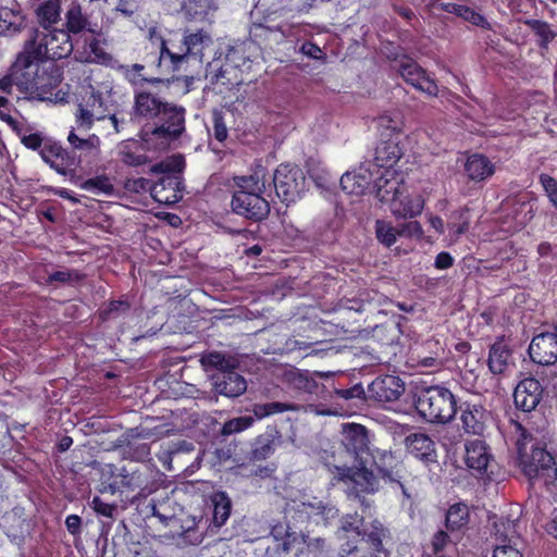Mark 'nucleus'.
I'll return each mask as SVG.
<instances>
[{
  "instance_id": "6e6552de",
  "label": "nucleus",
  "mask_w": 557,
  "mask_h": 557,
  "mask_svg": "<svg viewBox=\"0 0 557 557\" xmlns=\"http://www.w3.org/2000/svg\"><path fill=\"white\" fill-rule=\"evenodd\" d=\"M40 157L59 174L70 175L74 182L79 180L74 174L75 169L81 165V157H77V153L71 152V150L63 148L51 139H47L42 149H40Z\"/></svg>"
},
{
  "instance_id": "f8f14e48",
  "label": "nucleus",
  "mask_w": 557,
  "mask_h": 557,
  "mask_svg": "<svg viewBox=\"0 0 557 557\" xmlns=\"http://www.w3.org/2000/svg\"><path fill=\"white\" fill-rule=\"evenodd\" d=\"M405 393V383L395 375H382L374 379L367 388V400L386 404L400 398Z\"/></svg>"
},
{
  "instance_id": "0eeeda50",
  "label": "nucleus",
  "mask_w": 557,
  "mask_h": 557,
  "mask_svg": "<svg viewBox=\"0 0 557 557\" xmlns=\"http://www.w3.org/2000/svg\"><path fill=\"white\" fill-rule=\"evenodd\" d=\"M342 445L337 456L348 463H362L363 456L370 454L369 432L366 426L357 423L342 425Z\"/></svg>"
},
{
  "instance_id": "0e129e2a",
  "label": "nucleus",
  "mask_w": 557,
  "mask_h": 557,
  "mask_svg": "<svg viewBox=\"0 0 557 557\" xmlns=\"http://www.w3.org/2000/svg\"><path fill=\"white\" fill-rule=\"evenodd\" d=\"M121 161L128 166H139L148 162V157L143 153H136L131 150H122L120 152Z\"/></svg>"
},
{
  "instance_id": "b1692460",
  "label": "nucleus",
  "mask_w": 557,
  "mask_h": 557,
  "mask_svg": "<svg viewBox=\"0 0 557 557\" xmlns=\"http://www.w3.org/2000/svg\"><path fill=\"white\" fill-rule=\"evenodd\" d=\"M165 103L151 92L136 91L132 115L134 117L154 119L160 114Z\"/></svg>"
},
{
  "instance_id": "6e6d98bb",
  "label": "nucleus",
  "mask_w": 557,
  "mask_h": 557,
  "mask_svg": "<svg viewBox=\"0 0 557 557\" xmlns=\"http://www.w3.org/2000/svg\"><path fill=\"white\" fill-rule=\"evenodd\" d=\"M85 44L89 49V54L85 59L86 62L107 63L111 60V55L103 50L95 35H90V38H86Z\"/></svg>"
},
{
  "instance_id": "bf43d9fd",
  "label": "nucleus",
  "mask_w": 557,
  "mask_h": 557,
  "mask_svg": "<svg viewBox=\"0 0 557 557\" xmlns=\"http://www.w3.org/2000/svg\"><path fill=\"white\" fill-rule=\"evenodd\" d=\"M308 508L311 509V512H315L318 515L325 516V518H334L337 515V510L334 507L324 505L322 502L301 503L298 506L297 510L300 512H304V511L307 512Z\"/></svg>"
},
{
  "instance_id": "e2e57ef3",
  "label": "nucleus",
  "mask_w": 557,
  "mask_h": 557,
  "mask_svg": "<svg viewBox=\"0 0 557 557\" xmlns=\"http://www.w3.org/2000/svg\"><path fill=\"white\" fill-rule=\"evenodd\" d=\"M423 234L421 224L418 221H409L398 225L399 237H421Z\"/></svg>"
},
{
  "instance_id": "f3484780",
  "label": "nucleus",
  "mask_w": 557,
  "mask_h": 557,
  "mask_svg": "<svg viewBox=\"0 0 557 557\" xmlns=\"http://www.w3.org/2000/svg\"><path fill=\"white\" fill-rule=\"evenodd\" d=\"M373 466L382 479L399 483L404 479L401 474V462L397 456L386 449L375 448L371 451Z\"/></svg>"
},
{
  "instance_id": "e433bc0d",
  "label": "nucleus",
  "mask_w": 557,
  "mask_h": 557,
  "mask_svg": "<svg viewBox=\"0 0 557 557\" xmlns=\"http://www.w3.org/2000/svg\"><path fill=\"white\" fill-rule=\"evenodd\" d=\"M37 20L41 26L40 29L51 28L60 20V1L47 0L36 10Z\"/></svg>"
},
{
  "instance_id": "cd10ccee",
  "label": "nucleus",
  "mask_w": 557,
  "mask_h": 557,
  "mask_svg": "<svg viewBox=\"0 0 557 557\" xmlns=\"http://www.w3.org/2000/svg\"><path fill=\"white\" fill-rule=\"evenodd\" d=\"M182 10L189 22H208L210 24L216 5L214 0H188L184 3Z\"/></svg>"
},
{
  "instance_id": "5701e85b",
  "label": "nucleus",
  "mask_w": 557,
  "mask_h": 557,
  "mask_svg": "<svg viewBox=\"0 0 557 557\" xmlns=\"http://www.w3.org/2000/svg\"><path fill=\"white\" fill-rule=\"evenodd\" d=\"M487 411L479 404L465 403L461 406L462 429L470 434L479 435L483 432Z\"/></svg>"
},
{
  "instance_id": "c9c22d12",
  "label": "nucleus",
  "mask_w": 557,
  "mask_h": 557,
  "mask_svg": "<svg viewBox=\"0 0 557 557\" xmlns=\"http://www.w3.org/2000/svg\"><path fill=\"white\" fill-rule=\"evenodd\" d=\"M389 534L388 530L379 520H373L369 525H364L361 532V540L371 544L374 550L381 552L383 540Z\"/></svg>"
},
{
  "instance_id": "338daca9",
  "label": "nucleus",
  "mask_w": 557,
  "mask_h": 557,
  "mask_svg": "<svg viewBox=\"0 0 557 557\" xmlns=\"http://www.w3.org/2000/svg\"><path fill=\"white\" fill-rule=\"evenodd\" d=\"M152 183L144 177L132 178L125 182V188L132 193L151 191Z\"/></svg>"
},
{
  "instance_id": "c03bdc74",
  "label": "nucleus",
  "mask_w": 557,
  "mask_h": 557,
  "mask_svg": "<svg viewBox=\"0 0 557 557\" xmlns=\"http://www.w3.org/2000/svg\"><path fill=\"white\" fill-rule=\"evenodd\" d=\"M21 66L18 62V54L16 55L15 61L11 64V66L8 70V73L0 78V94L2 95H11L13 87L16 86L18 91L21 92V77L22 74L20 73Z\"/></svg>"
},
{
  "instance_id": "a878e982",
  "label": "nucleus",
  "mask_w": 557,
  "mask_h": 557,
  "mask_svg": "<svg viewBox=\"0 0 557 557\" xmlns=\"http://www.w3.org/2000/svg\"><path fill=\"white\" fill-rule=\"evenodd\" d=\"M487 364L493 374H504L512 364L511 349L503 338L491 346Z\"/></svg>"
},
{
  "instance_id": "a18cd8bd",
  "label": "nucleus",
  "mask_w": 557,
  "mask_h": 557,
  "mask_svg": "<svg viewBox=\"0 0 557 557\" xmlns=\"http://www.w3.org/2000/svg\"><path fill=\"white\" fill-rule=\"evenodd\" d=\"M188 53L186 51L184 53H174L171 52L163 39H161V46H160V55L158 59V66L162 67L165 66L166 71H176L180 66V64L187 58Z\"/></svg>"
},
{
  "instance_id": "69168bd1",
  "label": "nucleus",
  "mask_w": 557,
  "mask_h": 557,
  "mask_svg": "<svg viewBox=\"0 0 557 557\" xmlns=\"http://www.w3.org/2000/svg\"><path fill=\"white\" fill-rule=\"evenodd\" d=\"M92 509L101 516L113 518V513L116 511V505L107 504L100 497L95 496L91 500Z\"/></svg>"
},
{
  "instance_id": "423d86ee",
  "label": "nucleus",
  "mask_w": 557,
  "mask_h": 557,
  "mask_svg": "<svg viewBox=\"0 0 557 557\" xmlns=\"http://www.w3.org/2000/svg\"><path fill=\"white\" fill-rule=\"evenodd\" d=\"M159 125L146 133L144 139L149 143L161 140L162 146H168L172 140L177 139L185 131V109L174 103L166 102L160 114Z\"/></svg>"
},
{
  "instance_id": "8fccbe9b",
  "label": "nucleus",
  "mask_w": 557,
  "mask_h": 557,
  "mask_svg": "<svg viewBox=\"0 0 557 557\" xmlns=\"http://www.w3.org/2000/svg\"><path fill=\"white\" fill-rule=\"evenodd\" d=\"M121 71L124 77L135 87H140L145 83H159L161 79L159 78H148L141 74L145 66L143 64H132V65H122Z\"/></svg>"
},
{
  "instance_id": "680f3d73",
  "label": "nucleus",
  "mask_w": 557,
  "mask_h": 557,
  "mask_svg": "<svg viewBox=\"0 0 557 557\" xmlns=\"http://www.w3.org/2000/svg\"><path fill=\"white\" fill-rule=\"evenodd\" d=\"M335 394L345 400L351 399H364L367 400V391L363 388L361 384H355L350 388H339L335 389Z\"/></svg>"
},
{
  "instance_id": "f257e3e1",
  "label": "nucleus",
  "mask_w": 557,
  "mask_h": 557,
  "mask_svg": "<svg viewBox=\"0 0 557 557\" xmlns=\"http://www.w3.org/2000/svg\"><path fill=\"white\" fill-rule=\"evenodd\" d=\"M18 62L22 70L21 94L25 99L50 102L63 99L57 91L61 83V73L54 64H48L24 51L18 53Z\"/></svg>"
},
{
  "instance_id": "864d4df0",
  "label": "nucleus",
  "mask_w": 557,
  "mask_h": 557,
  "mask_svg": "<svg viewBox=\"0 0 557 557\" xmlns=\"http://www.w3.org/2000/svg\"><path fill=\"white\" fill-rule=\"evenodd\" d=\"M375 233L381 244L391 247L398 237V226L394 227L391 223L377 220L375 223Z\"/></svg>"
},
{
  "instance_id": "c756f323",
  "label": "nucleus",
  "mask_w": 557,
  "mask_h": 557,
  "mask_svg": "<svg viewBox=\"0 0 557 557\" xmlns=\"http://www.w3.org/2000/svg\"><path fill=\"white\" fill-rule=\"evenodd\" d=\"M117 478H120V485L128 491H137V497H147L152 490L148 487L147 476L139 470L128 471L123 467Z\"/></svg>"
},
{
  "instance_id": "603ef678",
  "label": "nucleus",
  "mask_w": 557,
  "mask_h": 557,
  "mask_svg": "<svg viewBox=\"0 0 557 557\" xmlns=\"http://www.w3.org/2000/svg\"><path fill=\"white\" fill-rule=\"evenodd\" d=\"M255 422V418L251 416H242L236 417L233 419H230L226 421L222 429H221V435L222 436H230L239 432H243L250 426H252Z\"/></svg>"
},
{
  "instance_id": "de8ad7c7",
  "label": "nucleus",
  "mask_w": 557,
  "mask_h": 557,
  "mask_svg": "<svg viewBox=\"0 0 557 557\" xmlns=\"http://www.w3.org/2000/svg\"><path fill=\"white\" fill-rule=\"evenodd\" d=\"M518 524L513 520L500 519L499 522L495 523L496 534L502 539V544L517 545L519 540Z\"/></svg>"
},
{
  "instance_id": "2f4dec72",
  "label": "nucleus",
  "mask_w": 557,
  "mask_h": 557,
  "mask_svg": "<svg viewBox=\"0 0 557 557\" xmlns=\"http://www.w3.org/2000/svg\"><path fill=\"white\" fill-rule=\"evenodd\" d=\"M183 44L188 55H195L201 59L203 55V50L211 46L213 40L207 30L200 28L194 33H188V30H185Z\"/></svg>"
},
{
  "instance_id": "f03ea898",
  "label": "nucleus",
  "mask_w": 557,
  "mask_h": 557,
  "mask_svg": "<svg viewBox=\"0 0 557 557\" xmlns=\"http://www.w3.org/2000/svg\"><path fill=\"white\" fill-rule=\"evenodd\" d=\"M520 436L517 440L519 467L523 474L533 483L549 487L557 480V467L553 456L544 448L532 444L530 451L528 443L533 441L530 431L521 424L517 425Z\"/></svg>"
},
{
  "instance_id": "a211bd4d",
  "label": "nucleus",
  "mask_w": 557,
  "mask_h": 557,
  "mask_svg": "<svg viewBox=\"0 0 557 557\" xmlns=\"http://www.w3.org/2000/svg\"><path fill=\"white\" fill-rule=\"evenodd\" d=\"M401 77L418 90H421L429 96L436 97L438 87L433 79H431L425 71L413 61H406L399 64L398 69Z\"/></svg>"
},
{
  "instance_id": "13d9d810",
  "label": "nucleus",
  "mask_w": 557,
  "mask_h": 557,
  "mask_svg": "<svg viewBox=\"0 0 557 557\" xmlns=\"http://www.w3.org/2000/svg\"><path fill=\"white\" fill-rule=\"evenodd\" d=\"M129 310V305L124 300H112L108 304L106 308H103L99 317L102 321H107L113 318H117L119 315L127 312Z\"/></svg>"
},
{
  "instance_id": "2eb2a0df",
  "label": "nucleus",
  "mask_w": 557,
  "mask_h": 557,
  "mask_svg": "<svg viewBox=\"0 0 557 557\" xmlns=\"http://www.w3.org/2000/svg\"><path fill=\"white\" fill-rule=\"evenodd\" d=\"M543 396V387L539 380L525 377L518 383L513 392V401L524 412L534 410Z\"/></svg>"
},
{
  "instance_id": "4468645a",
  "label": "nucleus",
  "mask_w": 557,
  "mask_h": 557,
  "mask_svg": "<svg viewBox=\"0 0 557 557\" xmlns=\"http://www.w3.org/2000/svg\"><path fill=\"white\" fill-rule=\"evenodd\" d=\"M151 196L159 203L172 206L183 199L184 183L181 173L161 177L151 187Z\"/></svg>"
},
{
  "instance_id": "ea45409f",
  "label": "nucleus",
  "mask_w": 557,
  "mask_h": 557,
  "mask_svg": "<svg viewBox=\"0 0 557 557\" xmlns=\"http://www.w3.org/2000/svg\"><path fill=\"white\" fill-rule=\"evenodd\" d=\"M22 23L23 16L20 11L8 7L0 8V34H15Z\"/></svg>"
},
{
  "instance_id": "39448f33",
  "label": "nucleus",
  "mask_w": 557,
  "mask_h": 557,
  "mask_svg": "<svg viewBox=\"0 0 557 557\" xmlns=\"http://www.w3.org/2000/svg\"><path fill=\"white\" fill-rule=\"evenodd\" d=\"M336 478L347 484L348 497L358 499L361 506L369 507L370 504L361 494H374L380 488V482L372 470L362 466L361 468L349 466L348 461L341 465H333Z\"/></svg>"
},
{
  "instance_id": "09e8293b",
  "label": "nucleus",
  "mask_w": 557,
  "mask_h": 557,
  "mask_svg": "<svg viewBox=\"0 0 557 557\" xmlns=\"http://www.w3.org/2000/svg\"><path fill=\"white\" fill-rule=\"evenodd\" d=\"M81 187L87 191H91L96 195L104 194L112 195L114 186L111 180L107 175H99L81 183Z\"/></svg>"
},
{
  "instance_id": "393cba45",
  "label": "nucleus",
  "mask_w": 557,
  "mask_h": 557,
  "mask_svg": "<svg viewBox=\"0 0 557 557\" xmlns=\"http://www.w3.org/2000/svg\"><path fill=\"white\" fill-rule=\"evenodd\" d=\"M491 457L484 441L476 438L466 444L465 460L470 469L476 470L480 473L486 471Z\"/></svg>"
},
{
  "instance_id": "20e7f679",
  "label": "nucleus",
  "mask_w": 557,
  "mask_h": 557,
  "mask_svg": "<svg viewBox=\"0 0 557 557\" xmlns=\"http://www.w3.org/2000/svg\"><path fill=\"white\" fill-rule=\"evenodd\" d=\"M74 49L69 32L58 28L35 29L33 38L25 45L24 52L36 59L60 60L69 57Z\"/></svg>"
},
{
  "instance_id": "37998d69",
  "label": "nucleus",
  "mask_w": 557,
  "mask_h": 557,
  "mask_svg": "<svg viewBox=\"0 0 557 557\" xmlns=\"http://www.w3.org/2000/svg\"><path fill=\"white\" fill-rule=\"evenodd\" d=\"M185 168V159L182 154H173L165 160L153 164L149 173L152 174H176L182 173Z\"/></svg>"
},
{
  "instance_id": "473e14b6",
  "label": "nucleus",
  "mask_w": 557,
  "mask_h": 557,
  "mask_svg": "<svg viewBox=\"0 0 557 557\" xmlns=\"http://www.w3.org/2000/svg\"><path fill=\"white\" fill-rule=\"evenodd\" d=\"M389 207L396 218H414L422 212L423 200L420 197L410 199L406 193L401 197L393 199Z\"/></svg>"
},
{
  "instance_id": "c85d7f7f",
  "label": "nucleus",
  "mask_w": 557,
  "mask_h": 557,
  "mask_svg": "<svg viewBox=\"0 0 557 557\" xmlns=\"http://www.w3.org/2000/svg\"><path fill=\"white\" fill-rule=\"evenodd\" d=\"M65 32H69V35H78V34H90L96 35V29L92 27V24L89 22L87 16L83 13L79 4L73 3L65 13Z\"/></svg>"
},
{
  "instance_id": "bb28decb",
  "label": "nucleus",
  "mask_w": 557,
  "mask_h": 557,
  "mask_svg": "<svg viewBox=\"0 0 557 557\" xmlns=\"http://www.w3.org/2000/svg\"><path fill=\"white\" fill-rule=\"evenodd\" d=\"M465 172L470 181L482 182L494 174L495 166L484 154L473 153L465 163Z\"/></svg>"
},
{
  "instance_id": "7c9ffc66",
  "label": "nucleus",
  "mask_w": 557,
  "mask_h": 557,
  "mask_svg": "<svg viewBox=\"0 0 557 557\" xmlns=\"http://www.w3.org/2000/svg\"><path fill=\"white\" fill-rule=\"evenodd\" d=\"M200 363L206 371L215 369L218 372L236 370L238 360L236 357L220 351H209L201 356Z\"/></svg>"
},
{
  "instance_id": "052dcab7",
  "label": "nucleus",
  "mask_w": 557,
  "mask_h": 557,
  "mask_svg": "<svg viewBox=\"0 0 557 557\" xmlns=\"http://www.w3.org/2000/svg\"><path fill=\"white\" fill-rule=\"evenodd\" d=\"M540 183L542 184L550 203L557 209V180L543 173L540 175Z\"/></svg>"
},
{
  "instance_id": "4d7b16f0",
  "label": "nucleus",
  "mask_w": 557,
  "mask_h": 557,
  "mask_svg": "<svg viewBox=\"0 0 557 557\" xmlns=\"http://www.w3.org/2000/svg\"><path fill=\"white\" fill-rule=\"evenodd\" d=\"M287 381L297 389L312 392L317 387V383L307 372L289 371L286 374Z\"/></svg>"
},
{
  "instance_id": "f704fd0d",
  "label": "nucleus",
  "mask_w": 557,
  "mask_h": 557,
  "mask_svg": "<svg viewBox=\"0 0 557 557\" xmlns=\"http://www.w3.org/2000/svg\"><path fill=\"white\" fill-rule=\"evenodd\" d=\"M370 175L367 173L346 172L341 177V186L350 195H362L370 185Z\"/></svg>"
},
{
  "instance_id": "4c0bfd02",
  "label": "nucleus",
  "mask_w": 557,
  "mask_h": 557,
  "mask_svg": "<svg viewBox=\"0 0 557 557\" xmlns=\"http://www.w3.org/2000/svg\"><path fill=\"white\" fill-rule=\"evenodd\" d=\"M523 23L537 36V45L541 49H547L548 45L555 39L556 32L552 26L542 20L528 18Z\"/></svg>"
},
{
  "instance_id": "9d476101",
  "label": "nucleus",
  "mask_w": 557,
  "mask_h": 557,
  "mask_svg": "<svg viewBox=\"0 0 557 557\" xmlns=\"http://www.w3.org/2000/svg\"><path fill=\"white\" fill-rule=\"evenodd\" d=\"M107 101L102 90H96L90 86L89 96L83 99L75 113V123L78 129L90 131L95 121L106 117Z\"/></svg>"
},
{
  "instance_id": "58836bf2",
  "label": "nucleus",
  "mask_w": 557,
  "mask_h": 557,
  "mask_svg": "<svg viewBox=\"0 0 557 557\" xmlns=\"http://www.w3.org/2000/svg\"><path fill=\"white\" fill-rule=\"evenodd\" d=\"M213 504V523L222 527L230 517L232 503L225 492H216L211 497Z\"/></svg>"
},
{
  "instance_id": "5fc2aeb1",
  "label": "nucleus",
  "mask_w": 557,
  "mask_h": 557,
  "mask_svg": "<svg viewBox=\"0 0 557 557\" xmlns=\"http://www.w3.org/2000/svg\"><path fill=\"white\" fill-rule=\"evenodd\" d=\"M84 278H85L84 273H82L77 270H74V269H65V270H60V271H55V272L51 273L47 278V282L48 283L58 282V283L67 284V285H75V284H78L79 282H82Z\"/></svg>"
},
{
  "instance_id": "1a4fd4ad",
  "label": "nucleus",
  "mask_w": 557,
  "mask_h": 557,
  "mask_svg": "<svg viewBox=\"0 0 557 557\" xmlns=\"http://www.w3.org/2000/svg\"><path fill=\"white\" fill-rule=\"evenodd\" d=\"M273 184L278 198L295 201L305 188V175L297 165L281 164L274 172Z\"/></svg>"
},
{
  "instance_id": "72a5a7b5",
  "label": "nucleus",
  "mask_w": 557,
  "mask_h": 557,
  "mask_svg": "<svg viewBox=\"0 0 557 557\" xmlns=\"http://www.w3.org/2000/svg\"><path fill=\"white\" fill-rule=\"evenodd\" d=\"M376 187V197L381 202H387L389 206L393 203V199H397L407 193L405 184L398 182L396 178H381Z\"/></svg>"
},
{
  "instance_id": "79ce46f5",
  "label": "nucleus",
  "mask_w": 557,
  "mask_h": 557,
  "mask_svg": "<svg viewBox=\"0 0 557 557\" xmlns=\"http://www.w3.org/2000/svg\"><path fill=\"white\" fill-rule=\"evenodd\" d=\"M298 407L293 404L273 401L268 404H255L252 405V413L256 419H263L274 413H281L285 411H295Z\"/></svg>"
},
{
  "instance_id": "6ab92c4d",
  "label": "nucleus",
  "mask_w": 557,
  "mask_h": 557,
  "mask_svg": "<svg viewBox=\"0 0 557 557\" xmlns=\"http://www.w3.org/2000/svg\"><path fill=\"white\" fill-rule=\"evenodd\" d=\"M89 131L78 129V125L73 126L69 133L67 141L71 145V152L77 153L81 160L84 157H95L100 152V138L95 135H87Z\"/></svg>"
},
{
  "instance_id": "7ed1b4c3",
  "label": "nucleus",
  "mask_w": 557,
  "mask_h": 557,
  "mask_svg": "<svg viewBox=\"0 0 557 557\" xmlns=\"http://www.w3.org/2000/svg\"><path fill=\"white\" fill-rule=\"evenodd\" d=\"M414 404L420 416L432 423H447L457 412L454 394L441 385L419 388Z\"/></svg>"
},
{
  "instance_id": "ddd939ff",
  "label": "nucleus",
  "mask_w": 557,
  "mask_h": 557,
  "mask_svg": "<svg viewBox=\"0 0 557 557\" xmlns=\"http://www.w3.org/2000/svg\"><path fill=\"white\" fill-rule=\"evenodd\" d=\"M529 355L539 364L557 363V325L553 332H544L532 338Z\"/></svg>"
},
{
  "instance_id": "412c9836",
  "label": "nucleus",
  "mask_w": 557,
  "mask_h": 557,
  "mask_svg": "<svg viewBox=\"0 0 557 557\" xmlns=\"http://www.w3.org/2000/svg\"><path fill=\"white\" fill-rule=\"evenodd\" d=\"M407 450L425 465L436 463L437 454L434 441L426 434L413 433L406 437Z\"/></svg>"
},
{
  "instance_id": "49530a36",
  "label": "nucleus",
  "mask_w": 557,
  "mask_h": 557,
  "mask_svg": "<svg viewBox=\"0 0 557 557\" xmlns=\"http://www.w3.org/2000/svg\"><path fill=\"white\" fill-rule=\"evenodd\" d=\"M236 185L238 187L237 190H243L246 193H252L262 196L265 190V182L263 176L256 172L249 176H240L236 177Z\"/></svg>"
},
{
  "instance_id": "a19ab883",
  "label": "nucleus",
  "mask_w": 557,
  "mask_h": 557,
  "mask_svg": "<svg viewBox=\"0 0 557 557\" xmlns=\"http://www.w3.org/2000/svg\"><path fill=\"white\" fill-rule=\"evenodd\" d=\"M469 522V508L458 503L449 507L446 513V527L450 531L460 530Z\"/></svg>"
},
{
  "instance_id": "774afa93",
  "label": "nucleus",
  "mask_w": 557,
  "mask_h": 557,
  "mask_svg": "<svg viewBox=\"0 0 557 557\" xmlns=\"http://www.w3.org/2000/svg\"><path fill=\"white\" fill-rule=\"evenodd\" d=\"M493 557H523L517 545L499 544L495 547Z\"/></svg>"
},
{
  "instance_id": "aec40b11",
  "label": "nucleus",
  "mask_w": 557,
  "mask_h": 557,
  "mask_svg": "<svg viewBox=\"0 0 557 557\" xmlns=\"http://www.w3.org/2000/svg\"><path fill=\"white\" fill-rule=\"evenodd\" d=\"M211 380L214 391L226 397H237L247 389L245 379L235 370L216 372Z\"/></svg>"
},
{
  "instance_id": "dca6fc26",
  "label": "nucleus",
  "mask_w": 557,
  "mask_h": 557,
  "mask_svg": "<svg viewBox=\"0 0 557 557\" xmlns=\"http://www.w3.org/2000/svg\"><path fill=\"white\" fill-rule=\"evenodd\" d=\"M151 431L148 429L133 428L127 430L119 440V446L124 448V455L136 461H145L150 456V446L147 443H136L138 438H149Z\"/></svg>"
},
{
  "instance_id": "4be33fe9",
  "label": "nucleus",
  "mask_w": 557,
  "mask_h": 557,
  "mask_svg": "<svg viewBox=\"0 0 557 557\" xmlns=\"http://www.w3.org/2000/svg\"><path fill=\"white\" fill-rule=\"evenodd\" d=\"M282 444L281 432L275 426H268L253 443L251 458L253 460H265L274 454L276 447Z\"/></svg>"
},
{
  "instance_id": "3c124183",
  "label": "nucleus",
  "mask_w": 557,
  "mask_h": 557,
  "mask_svg": "<svg viewBox=\"0 0 557 557\" xmlns=\"http://www.w3.org/2000/svg\"><path fill=\"white\" fill-rule=\"evenodd\" d=\"M400 149L396 144L384 143V145L376 149L375 159L381 162V166H392L400 159Z\"/></svg>"
},
{
  "instance_id": "9b49d317",
  "label": "nucleus",
  "mask_w": 557,
  "mask_h": 557,
  "mask_svg": "<svg viewBox=\"0 0 557 557\" xmlns=\"http://www.w3.org/2000/svg\"><path fill=\"white\" fill-rule=\"evenodd\" d=\"M232 209L236 214L252 221H262L270 213L269 202L260 195L236 190L232 198Z\"/></svg>"
}]
</instances>
